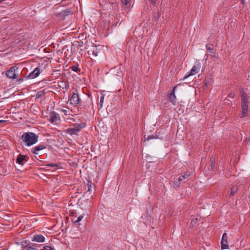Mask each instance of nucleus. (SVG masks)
<instances>
[{
	"instance_id": "1",
	"label": "nucleus",
	"mask_w": 250,
	"mask_h": 250,
	"mask_svg": "<svg viewBox=\"0 0 250 250\" xmlns=\"http://www.w3.org/2000/svg\"><path fill=\"white\" fill-rule=\"evenodd\" d=\"M201 66L200 62H196L193 66L192 68H191L190 73L188 75H186L184 77L183 79L185 80L188 78L190 76H193L197 74L199 72L201 69Z\"/></svg>"
},
{
	"instance_id": "2",
	"label": "nucleus",
	"mask_w": 250,
	"mask_h": 250,
	"mask_svg": "<svg viewBox=\"0 0 250 250\" xmlns=\"http://www.w3.org/2000/svg\"><path fill=\"white\" fill-rule=\"evenodd\" d=\"M33 132H26L23 133L21 136V139L25 143L26 146H32V138Z\"/></svg>"
},
{
	"instance_id": "3",
	"label": "nucleus",
	"mask_w": 250,
	"mask_h": 250,
	"mask_svg": "<svg viewBox=\"0 0 250 250\" xmlns=\"http://www.w3.org/2000/svg\"><path fill=\"white\" fill-rule=\"evenodd\" d=\"M69 101L70 104L76 106L80 103V99L79 95L77 93L73 92L70 96Z\"/></svg>"
},
{
	"instance_id": "4",
	"label": "nucleus",
	"mask_w": 250,
	"mask_h": 250,
	"mask_svg": "<svg viewBox=\"0 0 250 250\" xmlns=\"http://www.w3.org/2000/svg\"><path fill=\"white\" fill-rule=\"evenodd\" d=\"M18 68L15 66L11 67L6 73V76L10 79H15L17 78V74L16 73V69H18Z\"/></svg>"
},
{
	"instance_id": "5",
	"label": "nucleus",
	"mask_w": 250,
	"mask_h": 250,
	"mask_svg": "<svg viewBox=\"0 0 250 250\" xmlns=\"http://www.w3.org/2000/svg\"><path fill=\"white\" fill-rule=\"evenodd\" d=\"M221 244L222 250L228 249L229 248L228 243V235L226 233H224L223 234Z\"/></svg>"
},
{
	"instance_id": "6",
	"label": "nucleus",
	"mask_w": 250,
	"mask_h": 250,
	"mask_svg": "<svg viewBox=\"0 0 250 250\" xmlns=\"http://www.w3.org/2000/svg\"><path fill=\"white\" fill-rule=\"evenodd\" d=\"M85 126H76L73 128H69L66 130V132L71 135H77L78 132L81 130L82 128Z\"/></svg>"
},
{
	"instance_id": "7",
	"label": "nucleus",
	"mask_w": 250,
	"mask_h": 250,
	"mask_svg": "<svg viewBox=\"0 0 250 250\" xmlns=\"http://www.w3.org/2000/svg\"><path fill=\"white\" fill-rule=\"evenodd\" d=\"M48 120L51 123L57 124V121L60 120L59 117L57 116V114L55 112H51L49 114Z\"/></svg>"
},
{
	"instance_id": "8",
	"label": "nucleus",
	"mask_w": 250,
	"mask_h": 250,
	"mask_svg": "<svg viewBox=\"0 0 250 250\" xmlns=\"http://www.w3.org/2000/svg\"><path fill=\"white\" fill-rule=\"evenodd\" d=\"M176 88V86H174L173 88L171 93L168 96V99L169 101L172 103L173 105H176V97L175 95V90Z\"/></svg>"
},
{
	"instance_id": "9",
	"label": "nucleus",
	"mask_w": 250,
	"mask_h": 250,
	"mask_svg": "<svg viewBox=\"0 0 250 250\" xmlns=\"http://www.w3.org/2000/svg\"><path fill=\"white\" fill-rule=\"evenodd\" d=\"M46 146L43 143H42L38 145V146H36L32 148L31 150V151L32 153L37 155L39 154V151L44 149L46 148Z\"/></svg>"
},
{
	"instance_id": "10",
	"label": "nucleus",
	"mask_w": 250,
	"mask_h": 250,
	"mask_svg": "<svg viewBox=\"0 0 250 250\" xmlns=\"http://www.w3.org/2000/svg\"><path fill=\"white\" fill-rule=\"evenodd\" d=\"M28 161V157L26 155L20 154L16 159V162L21 165H23L24 162Z\"/></svg>"
},
{
	"instance_id": "11",
	"label": "nucleus",
	"mask_w": 250,
	"mask_h": 250,
	"mask_svg": "<svg viewBox=\"0 0 250 250\" xmlns=\"http://www.w3.org/2000/svg\"><path fill=\"white\" fill-rule=\"evenodd\" d=\"M242 111L240 117L244 118L247 116L248 113V104H241Z\"/></svg>"
},
{
	"instance_id": "12",
	"label": "nucleus",
	"mask_w": 250,
	"mask_h": 250,
	"mask_svg": "<svg viewBox=\"0 0 250 250\" xmlns=\"http://www.w3.org/2000/svg\"><path fill=\"white\" fill-rule=\"evenodd\" d=\"M45 240V237L41 234L34 235L32 239V241H35L39 243L44 242Z\"/></svg>"
},
{
	"instance_id": "13",
	"label": "nucleus",
	"mask_w": 250,
	"mask_h": 250,
	"mask_svg": "<svg viewBox=\"0 0 250 250\" xmlns=\"http://www.w3.org/2000/svg\"><path fill=\"white\" fill-rule=\"evenodd\" d=\"M40 74V70L38 67L36 68L32 72H31L28 77L29 79H34L37 77Z\"/></svg>"
},
{
	"instance_id": "14",
	"label": "nucleus",
	"mask_w": 250,
	"mask_h": 250,
	"mask_svg": "<svg viewBox=\"0 0 250 250\" xmlns=\"http://www.w3.org/2000/svg\"><path fill=\"white\" fill-rule=\"evenodd\" d=\"M213 45L212 44H207L206 47L207 51L210 53V56L211 57L217 58V57L216 56L215 52L213 51Z\"/></svg>"
},
{
	"instance_id": "15",
	"label": "nucleus",
	"mask_w": 250,
	"mask_h": 250,
	"mask_svg": "<svg viewBox=\"0 0 250 250\" xmlns=\"http://www.w3.org/2000/svg\"><path fill=\"white\" fill-rule=\"evenodd\" d=\"M241 104H248V95L244 91L241 92Z\"/></svg>"
},
{
	"instance_id": "16",
	"label": "nucleus",
	"mask_w": 250,
	"mask_h": 250,
	"mask_svg": "<svg viewBox=\"0 0 250 250\" xmlns=\"http://www.w3.org/2000/svg\"><path fill=\"white\" fill-rule=\"evenodd\" d=\"M93 184L90 182L88 181L86 185L85 190L87 192H89L91 193V189L93 188Z\"/></svg>"
},
{
	"instance_id": "17",
	"label": "nucleus",
	"mask_w": 250,
	"mask_h": 250,
	"mask_svg": "<svg viewBox=\"0 0 250 250\" xmlns=\"http://www.w3.org/2000/svg\"><path fill=\"white\" fill-rule=\"evenodd\" d=\"M32 146L36 144L38 141V136L35 133H32Z\"/></svg>"
},
{
	"instance_id": "18",
	"label": "nucleus",
	"mask_w": 250,
	"mask_h": 250,
	"mask_svg": "<svg viewBox=\"0 0 250 250\" xmlns=\"http://www.w3.org/2000/svg\"><path fill=\"white\" fill-rule=\"evenodd\" d=\"M83 217V215H80L78 217L75 216L73 218L74 223H75V224H78V223H79L82 220Z\"/></svg>"
},
{
	"instance_id": "19",
	"label": "nucleus",
	"mask_w": 250,
	"mask_h": 250,
	"mask_svg": "<svg viewBox=\"0 0 250 250\" xmlns=\"http://www.w3.org/2000/svg\"><path fill=\"white\" fill-rule=\"evenodd\" d=\"M157 138H158V136L156 134L155 135H148L147 137L146 136V135H145L144 136L145 141H149V140L152 139H156Z\"/></svg>"
},
{
	"instance_id": "20",
	"label": "nucleus",
	"mask_w": 250,
	"mask_h": 250,
	"mask_svg": "<svg viewBox=\"0 0 250 250\" xmlns=\"http://www.w3.org/2000/svg\"><path fill=\"white\" fill-rule=\"evenodd\" d=\"M60 87H62V88L67 89L69 87V84L66 82H61L60 84L59 85Z\"/></svg>"
},
{
	"instance_id": "21",
	"label": "nucleus",
	"mask_w": 250,
	"mask_h": 250,
	"mask_svg": "<svg viewBox=\"0 0 250 250\" xmlns=\"http://www.w3.org/2000/svg\"><path fill=\"white\" fill-rule=\"evenodd\" d=\"M91 51L92 52V55H93V56L97 57L98 56L99 51L97 48H95V47L92 50H91ZM90 51H88V52H87L88 54L89 55L90 54Z\"/></svg>"
},
{
	"instance_id": "22",
	"label": "nucleus",
	"mask_w": 250,
	"mask_h": 250,
	"mask_svg": "<svg viewBox=\"0 0 250 250\" xmlns=\"http://www.w3.org/2000/svg\"><path fill=\"white\" fill-rule=\"evenodd\" d=\"M122 3L124 5V6L126 8H128L130 4L131 0H121Z\"/></svg>"
},
{
	"instance_id": "23",
	"label": "nucleus",
	"mask_w": 250,
	"mask_h": 250,
	"mask_svg": "<svg viewBox=\"0 0 250 250\" xmlns=\"http://www.w3.org/2000/svg\"><path fill=\"white\" fill-rule=\"evenodd\" d=\"M237 191V187H233L231 188L230 193L229 194L230 196H232Z\"/></svg>"
},
{
	"instance_id": "24",
	"label": "nucleus",
	"mask_w": 250,
	"mask_h": 250,
	"mask_svg": "<svg viewBox=\"0 0 250 250\" xmlns=\"http://www.w3.org/2000/svg\"><path fill=\"white\" fill-rule=\"evenodd\" d=\"M152 129L154 130L152 126H146V127H144V130L146 131L149 129L150 131L151 132L152 131Z\"/></svg>"
},
{
	"instance_id": "25",
	"label": "nucleus",
	"mask_w": 250,
	"mask_h": 250,
	"mask_svg": "<svg viewBox=\"0 0 250 250\" xmlns=\"http://www.w3.org/2000/svg\"><path fill=\"white\" fill-rule=\"evenodd\" d=\"M46 166L49 167H58L60 166V165L58 164H47Z\"/></svg>"
},
{
	"instance_id": "26",
	"label": "nucleus",
	"mask_w": 250,
	"mask_h": 250,
	"mask_svg": "<svg viewBox=\"0 0 250 250\" xmlns=\"http://www.w3.org/2000/svg\"><path fill=\"white\" fill-rule=\"evenodd\" d=\"M186 178L185 175H181L178 179L179 182H181V181H184Z\"/></svg>"
},
{
	"instance_id": "27",
	"label": "nucleus",
	"mask_w": 250,
	"mask_h": 250,
	"mask_svg": "<svg viewBox=\"0 0 250 250\" xmlns=\"http://www.w3.org/2000/svg\"><path fill=\"white\" fill-rule=\"evenodd\" d=\"M210 161L211 163L210 166L211 167V168H213L215 165V163H214L215 160L213 157H212V158H211Z\"/></svg>"
},
{
	"instance_id": "28",
	"label": "nucleus",
	"mask_w": 250,
	"mask_h": 250,
	"mask_svg": "<svg viewBox=\"0 0 250 250\" xmlns=\"http://www.w3.org/2000/svg\"><path fill=\"white\" fill-rule=\"evenodd\" d=\"M104 101V96L102 95L100 97V103H99V104H100L101 106H103Z\"/></svg>"
},
{
	"instance_id": "29",
	"label": "nucleus",
	"mask_w": 250,
	"mask_h": 250,
	"mask_svg": "<svg viewBox=\"0 0 250 250\" xmlns=\"http://www.w3.org/2000/svg\"><path fill=\"white\" fill-rule=\"evenodd\" d=\"M43 249L45 250H55L54 248H52L49 246H45L43 247Z\"/></svg>"
},
{
	"instance_id": "30",
	"label": "nucleus",
	"mask_w": 250,
	"mask_h": 250,
	"mask_svg": "<svg viewBox=\"0 0 250 250\" xmlns=\"http://www.w3.org/2000/svg\"><path fill=\"white\" fill-rule=\"evenodd\" d=\"M71 69L74 72H78L79 70V67L77 66H72Z\"/></svg>"
},
{
	"instance_id": "31",
	"label": "nucleus",
	"mask_w": 250,
	"mask_h": 250,
	"mask_svg": "<svg viewBox=\"0 0 250 250\" xmlns=\"http://www.w3.org/2000/svg\"><path fill=\"white\" fill-rule=\"evenodd\" d=\"M180 182L178 181V180L177 181H174V186L175 187H179V185H180Z\"/></svg>"
},
{
	"instance_id": "32",
	"label": "nucleus",
	"mask_w": 250,
	"mask_h": 250,
	"mask_svg": "<svg viewBox=\"0 0 250 250\" xmlns=\"http://www.w3.org/2000/svg\"><path fill=\"white\" fill-rule=\"evenodd\" d=\"M151 2V4L153 5H155L156 3H157V0H149Z\"/></svg>"
},
{
	"instance_id": "33",
	"label": "nucleus",
	"mask_w": 250,
	"mask_h": 250,
	"mask_svg": "<svg viewBox=\"0 0 250 250\" xmlns=\"http://www.w3.org/2000/svg\"><path fill=\"white\" fill-rule=\"evenodd\" d=\"M4 123H5L6 125L9 124V123H8V121L0 120V124H2Z\"/></svg>"
},
{
	"instance_id": "34",
	"label": "nucleus",
	"mask_w": 250,
	"mask_h": 250,
	"mask_svg": "<svg viewBox=\"0 0 250 250\" xmlns=\"http://www.w3.org/2000/svg\"><path fill=\"white\" fill-rule=\"evenodd\" d=\"M71 12L70 10H66L63 11V15H67L69 14V13Z\"/></svg>"
},
{
	"instance_id": "35",
	"label": "nucleus",
	"mask_w": 250,
	"mask_h": 250,
	"mask_svg": "<svg viewBox=\"0 0 250 250\" xmlns=\"http://www.w3.org/2000/svg\"><path fill=\"white\" fill-rule=\"evenodd\" d=\"M36 250L35 248L31 247H28L27 248L26 250Z\"/></svg>"
},
{
	"instance_id": "36",
	"label": "nucleus",
	"mask_w": 250,
	"mask_h": 250,
	"mask_svg": "<svg viewBox=\"0 0 250 250\" xmlns=\"http://www.w3.org/2000/svg\"><path fill=\"white\" fill-rule=\"evenodd\" d=\"M62 111L64 112L65 114H66V113L67 112V111L66 110H62Z\"/></svg>"
},
{
	"instance_id": "37",
	"label": "nucleus",
	"mask_w": 250,
	"mask_h": 250,
	"mask_svg": "<svg viewBox=\"0 0 250 250\" xmlns=\"http://www.w3.org/2000/svg\"><path fill=\"white\" fill-rule=\"evenodd\" d=\"M4 0H0V3H1L2 1H3Z\"/></svg>"
},
{
	"instance_id": "38",
	"label": "nucleus",
	"mask_w": 250,
	"mask_h": 250,
	"mask_svg": "<svg viewBox=\"0 0 250 250\" xmlns=\"http://www.w3.org/2000/svg\"><path fill=\"white\" fill-rule=\"evenodd\" d=\"M44 250V249H43V250Z\"/></svg>"
}]
</instances>
